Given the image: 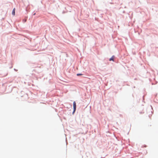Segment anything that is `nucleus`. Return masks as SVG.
<instances>
[{"mask_svg": "<svg viewBox=\"0 0 158 158\" xmlns=\"http://www.w3.org/2000/svg\"><path fill=\"white\" fill-rule=\"evenodd\" d=\"M73 113H74L76 110V103L75 102H73Z\"/></svg>", "mask_w": 158, "mask_h": 158, "instance_id": "1", "label": "nucleus"}, {"mask_svg": "<svg viewBox=\"0 0 158 158\" xmlns=\"http://www.w3.org/2000/svg\"><path fill=\"white\" fill-rule=\"evenodd\" d=\"M82 74H77V76H79V75H82Z\"/></svg>", "mask_w": 158, "mask_h": 158, "instance_id": "4", "label": "nucleus"}, {"mask_svg": "<svg viewBox=\"0 0 158 158\" xmlns=\"http://www.w3.org/2000/svg\"><path fill=\"white\" fill-rule=\"evenodd\" d=\"M15 8H14L13 9L12 12V14L13 15H15Z\"/></svg>", "mask_w": 158, "mask_h": 158, "instance_id": "2", "label": "nucleus"}, {"mask_svg": "<svg viewBox=\"0 0 158 158\" xmlns=\"http://www.w3.org/2000/svg\"><path fill=\"white\" fill-rule=\"evenodd\" d=\"M114 56H112V57L111 58H110V59L109 61H110L111 60H112V61H114Z\"/></svg>", "mask_w": 158, "mask_h": 158, "instance_id": "3", "label": "nucleus"}, {"mask_svg": "<svg viewBox=\"0 0 158 158\" xmlns=\"http://www.w3.org/2000/svg\"><path fill=\"white\" fill-rule=\"evenodd\" d=\"M35 13L34 14V15H35Z\"/></svg>", "mask_w": 158, "mask_h": 158, "instance_id": "5", "label": "nucleus"}]
</instances>
